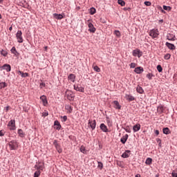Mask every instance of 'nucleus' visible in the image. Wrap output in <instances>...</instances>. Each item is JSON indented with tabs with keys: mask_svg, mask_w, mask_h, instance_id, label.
Returning a JSON list of instances; mask_svg holds the SVG:
<instances>
[{
	"mask_svg": "<svg viewBox=\"0 0 177 177\" xmlns=\"http://www.w3.org/2000/svg\"><path fill=\"white\" fill-rule=\"evenodd\" d=\"M40 100H41V102H43L44 106H46V104H48V100L46 99V96L41 95L40 97Z\"/></svg>",
	"mask_w": 177,
	"mask_h": 177,
	"instance_id": "a211bd4d",
	"label": "nucleus"
},
{
	"mask_svg": "<svg viewBox=\"0 0 177 177\" xmlns=\"http://www.w3.org/2000/svg\"><path fill=\"white\" fill-rule=\"evenodd\" d=\"M157 70L159 73H161L162 71V67H161V65L157 66Z\"/></svg>",
	"mask_w": 177,
	"mask_h": 177,
	"instance_id": "49530a36",
	"label": "nucleus"
},
{
	"mask_svg": "<svg viewBox=\"0 0 177 177\" xmlns=\"http://www.w3.org/2000/svg\"><path fill=\"white\" fill-rule=\"evenodd\" d=\"M142 53L139 49H136L133 50V56L136 57L138 56V58L142 57Z\"/></svg>",
	"mask_w": 177,
	"mask_h": 177,
	"instance_id": "423d86ee",
	"label": "nucleus"
},
{
	"mask_svg": "<svg viewBox=\"0 0 177 177\" xmlns=\"http://www.w3.org/2000/svg\"><path fill=\"white\" fill-rule=\"evenodd\" d=\"M42 114L44 117H48V115H49V113H48V112H44Z\"/></svg>",
	"mask_w": 177,
	"mask_h": 177,
	"instance_id": "6e6d98bb",
	"label": "nucleus"
},
{
	"mask_svg": "<svg viewBox=\"0 0 177 177\" xmlns=\"http://www.w3.org/2000/svg\"><path fill=\"white\" fill-rule=\"evenodd\" d=\"M114 34L115 35H116V37H121V33L120 32L119 30H115Z\"/></svg>",
	"mask_w": 177,
	"mask_h": 177,
	"instance_id": "c03bdc74",
	"label": "nucleus"
},
{
	"mask_svg": "<svg viewBox=\"0 0 177 177\" xmlns=\"http://www.w3.org/2000/svg\"><path fill=\"white\" fill-rule=\"evenodd\" d=\"M45 49H46V50L48 49V46H46V47H45Z\"/></svg>",
	"mask_w": 177,
	"mask_h": 177,
	"instance_id": "69168bd1",
	"label": "nucleus"
},
{
	"mask_svg": "<svg viewBox=\"0 0 177 177\" xmlns=\"http://www.w3.org/2000/svg\"><path fill=\"white\" fill-rule=\"evenodd\" d=\"M133 132H138V131H140V124H136L133 127Z\"/></svg>",
	"mask_w": 177,
	"mask_h": 177,
	"instance_id": "5701e85b",
	"label": "nucleus"
},
{
	"mask_svg": "<svg viewBox=\"0 0 177 177\" xmlns=\"http://www.w3.org/2000/svg\"><path fill=\"white\" fill-rule=\"evenodd\" d=\"M155 133H156V135L158 136V135H160V131L158 130H156Z\"/></svg>",
	"mask_w": 177,
	"mask_h": 177,
	"instance_id": "4d7b16f0",
	"label": "nucleus"
},
{
	"mask_svg": "<svg viewBox=\"0 0 177 177\" xmlns=\"http://www.w3.org/2000/svg\"><path fill=\"white\" fill-rule=\"evenodd\" d=\"M8 145L10 150H17L19 148V143L16 140L10 141Z\"/></svg>",
	"mask_w": 177,
	"mask_h": 177,
	"instance_id": "f257e3e1",
	"label": "nucleus"
},
{
	"mask_svg": "<svg viewBox=\"0 0 177 177\" xmlns=\"http://www.w3.org/2000/svg\"><path fill=\"white\" fill-rule=\"evenodd\" d=\"M152 162L153 159H151V158H147L145 161V164H147V165H150V164H151Z\"/></svg>",
	"mask_w": 177,
	"mask_h": 177,
	"instance_id": "7c9ffc66",
	"label": "nucleus"
},
{
	"mask_svg": "<svg viewBox=\"0 0 177 177\" xmlns=\"http://www.w3.org/2000/svg\"><path fill=\"white\" fill-rule=\"evenodd\" d=\"M165 45L167 47H168L169 49H170V50H175V49H176V47L175 46V45L169 42H166Z\"/></svg>",
	"mask_w": 177,
	"mask_h": 177,
	"instance_id": "9b49d317",
	"label": "nucleus"
},
{
	"mask_svg": "<svg viewBox=\"0 0 177 177\" xmlns=\"http://www.w3.org/2000/svg\"><path fill=\"white\" fill-rule=\"evenodd\" d=\"M100 129H102V131H103V132H109V129H107V126H106V124L103 123L100 124Z\"/></svg>",
	"mask_w": 177,
	"mask_h": 177,
	"instance_id": "4be33fe9",
	"label": "nucleus"
},
{
	"mask_svg": "<svg viewBox=\"0 0 177 177\" xmlns=\"http://www.w3.org/2000/svg\"><path fill=\"white\" fill-rule=\"evenodd\" d=\"M74 90L77 91V92H84V89L82 86H78V85H74Z\"/></svg>",
	"mask_w": 177,
	"mask_h": 177,
	"instance_id": "f3484780",
	"label": "nucleus"
},
{
	"mask_svg": "<svg viewBox=\"0 0 177 177\" xmlns=\"http://www.w3.org/2000/svg\"><path fill=\"white\" fill-rule=\"evenodd\" d=\"M1 68H3V70H6L7 73L10 72L11 67L8 64H4L3 66H1Z\"/></svg>",
	"mask_w": 177,
	"mask_h": 177,
	"instance_id": "2eb2a0df",
	"label": "nucleus"
},
{
	"mask_svg": "<svg viewBox=\"0 0 177 177\" xmlns=\"http://www.w3.org/2000/svg\"><path fill=\"white\" fill-rule=\"evenodd\" d=\"M125 99H127V100H129V102H133V100H135V97L131 95L126 94Z\"/></svg>",
	"mask_w": 177,
	"mask_h": 177,
	"instance_id": "aec40b11",
	"label": "nucleus"
},
{
	"mask_svg": "<svg viewBox=\"0 0 177 177\" xmlns=\"http://www.w3.org/2000/svg\"><path fill=\"white\" fill-rule=\"evenodd\" d=\"M118 3L122 6H125V1L124 0H118Z\"/></svg>",
	"mask_w": 177,
	"mask_h": 177,
	"instance_id": "f704fd0d",
	"label": "nucleus"
},
{
	"mask_svg": "<svg viewBox=\"0 0 177 177\" xmlns=\"http://www.w3.org/2000/svg\"><path fill=\"white\" fill-rule=\"evenodd\" d=\"M53 17H55V19H57V20H62V19H63V15L62 14L55 13L53 14Z\"/></svg>",
	"mask_w": 177,
	"mask_h": 177,
	"instance_id": "b1692460",
	"label": "nucleus"
},
{
	"mask_svg": "<svg viewBox=\"0 0 177 177\" xmlns=\"http://www.w3.org/2000/svg\"><path fill=\"white\" fill-rule=\"evenodd\" d=\"M162 13H164V10H162Z\"/></svg>",
	"mask_w": 177,
	"mask_h": 177,
	"instance_id": "338daca9",
	"label": "nucleus"
},
{
	"mask_svg": "<svg viewBox=\"0 0 177 177\" xmlns=\"http://www.w3.org/2000/svg\"><path fill=\"white\" fill-rule=\"evenodd\" d=\"M113 107L117 110H121V105H120V102L118 101L113 102Z\"/></svg>",
	"mask_w": 177,
	"mask_h": 177,
	"instance_id": "ddd939ff",
	"label": "nucleus"
},
{
	"mask_svg": "<svg viewBox=\"0 0 177 177\" xmlns=\"http://www.w3.org/2000/svg\"><path fill=\"white\" fill-rule=\"evenodd\" d=\"M135 177H141L140 174H137Z\"/></svg>",
	"mask_w": 177,
	"mask_h": 177,
	"instance_id": "052dcab7",
	"label": "nucleus"
},
{
	"mask_svg": "<svg viewBox=\"0 0 177 177\" xmlns=\"http://www.w3.org/2000/svg\"><path fill=\"white\" fill-rule=\"evenodd\" d=\"M152 77H153V74L151 73L147 74V78H148V80H151Z\"/></svg>",
	"mask_w": 177,
	"mask_h": 177,
	"instance_id": "09e8293b",
	"label": "nucleus"
},
{
	"mask_svg": "<svg viewBox=\"0 0 177 177\" xmlns=\"http://www.w3.org/2000/svg\"><path fill=\"white\" fill-rule=\"evenodd\" d=\"M2 19V15H1V14H0V19Z\"/></svg>",
	"mask_w": 177,
	"mask_h": 177,
	"instance_id": "0e129e2a",
	"label": "nucleus"
},
{
	"mask_svg": "<svg viewBox=\"0 0 177 177\" xmlns=\"http://www.w3.org/2000/svg\"><path fill=\"white\" fill-rule=\"evenodd\" d=\"M145 5H146V6H151V2L150 1H145Z\"/></svg>",
	"mask_w": 177,
	"mask_h": 177,
	"instance_id": "3c124183",
	"label": "nucleus"
},
{
	"mask_svg": "<svg viewBox=\"0 0 177 177\" xmlns=\"http://www.w3.org/2000/svg\"><path fill=\"white\" fill-rule=\"evenodd\" d=\"M16 38L17 39V42L19 44H23V32H21V30L17 31Z\"/></svg>",
	"mask_w": 177,
	"mask_h": 177,
	"instance_id": "7ed1b4c3",
	"label": "nucleus"
},
{
	"mask_svg": "<svg viewBox=\"0 0 177 177\" xmlns=\"http://www.w3.org/2000/svg\"><path fill=\"white\" fill-rule=\"evenodd\" d=\"M163 9L164 10H168V12H169L172 8H171V6H163Z\"/></svg>",
	"mask_w": 177,
	"mask_h": 177,
	"instance_id": "e433bc0d",
	"label": "nucleus"
},
{
	"mask_svg": "<svg viewBox=\"0 0 177 177\" xmlns=\"http://www.w3.org/2000/svg\"><path fill=\"white\" fill-rule=\"evenodd\" d=\"M66 96L68 100H74V94H73V91H71L70 90H66Z\"/></svg>",
	"mask_w": 177,
	"mask_h": 177,
	"instance_id": "39448f33",
	"label": "nucleus"
},
{
	"mask_svg": "<svg viewBox=\"0 0 177 177\" xmlns=\"http://www.w3.org/2000/svg\"><path fill=\"white\" fill-rule=\"evenodd\" d=\"M65 109L67 110V111H68V113H73V107H71V106L66 105Z\"/></svg>",
	"mask_w": 177,
	"mask_h": 177,
	"instance_id": "c85d7f7f",
	"label": "nucleus"
},
{
	"mask_svg": "<svg viewBox=\"0 0 177 177\" xmlns=\"http://www.w3.org/2000/svg\"><path fill=\"white\" fill-rule=\"evenodd\" d=\"M94 71H96L97 73H100V68L97 66H95L93 67Z\"/></svg>",
	"mask_w": 177,
	"mask_h": 177,
	"instance_id": "a19ab883",
	"label": "nucleus"
},
{
	"mask_svg": "<svg viewBox=\"0 0 177 177\" xmlns=\"http://www.w3.org/2000/svg\"><path fill=\"white\" fill-rule=\"evenodd\" d=\"M131 154V151L129 150H127L125 151L122 155V158H128V157H129V155Z\"/></svg>",
	"mask_w": 177,
	"mask_h": 177,
	"instance_id": "6ab92c4d",
	"label": "nucleus"
},
{
	"mask_svg": "<svg viewBox=\"0 0 177 177\" xmlns=\"http://www.w3.org/2000/svg\"><path fill=\"white\" fill-rule=\"evenodd\" d=\"M54 127H56V129H60V128H62V125H60V122H59L57 120H55L54 122Z\"/></svg>",
	"mask_w": 177,
	"mask_h": 177,
	"instance_id": "a878e982",
	"label": "nucleus"
},
{
	"mask_svg": "<svg viewBox=\"0 0 177 177\" xmlns=\"http://www.w3.org/2000/svg\"><path fill=\"white\" fill-rule=\"evenodd\" d=\"M8 127L10 131H15V129H16V121L10 120L8 122Z\"/></svg>",
	"mask_w": 177,
	"mask_h": 177,
	"instance_id": "20e7f679",
	"label": "nucleus"
},
{
	"mask_svg": "<svg viewBox=\"0 0 177 177\" xmlns=\"http://www.w3.org/2000/svg\"><path fill=\"white\" fill-rule=\"evenodd\" d=\"M0 136H5V131L0 130Z\"/></svg>",
	"mask_w": 177,
	"mask_h": 177,
	"instance_id": "864d4df0",
	"label": "nucleus"
},
{
	"mask_svg": "<svg viewBox=\"0 0 177 177\" xmlns=\"http://www.w3.org/2000/svg\"><path fill=\"white\" fill-rule=\"evenodd\" d=\"M124 130L126 131V132H128L129 133H131V127H129V126H127L124 128Z\"/></svg>",
	"mask_w": 177,
	"mask_h": 177,
	"instance_id": "37998d69",
	"label": "nucleus"
},
{
	"mask_svg": "<svg viewBox=\"0 0 177 177\" xmlns=\"http://www.w3.org/2000/svg\"><path fill=\"white\" fill-rule=\"evenodd\" d=\"M158 113H162V111H164V107H162V106H159L157 109Z\"/></svg>",
	"mask_w": 177,
	"mask_h": 177,
	"instance_id": "473e14b6",
	"label": "nucleus"
},
{
	"mask_svg": "<svg viewBox=\"0 0 177 177\" xmlns=\"http://www.w3.org/2000/svg\"><path fill=\"white\" fill-rule=\"evenodd\" d=\"M12 26H11V27L9 28V30H10V31H12Z\"/></svg>",
	"mask_w": 177,
	"mask_h": 177,
	"instance_id": "680f3d73",
	"label": "nucleus"
},
{
	"mask_svg": "<svg viewBox=\"0 0 177 177\" xmlns=\"http://www.w3.org/2000/svg\"><path fill=\"white\" fill-rule=\"evenodd\" d=\"M11 53H12L13 55H15V56H17V55L19 54L17 53V50H16V47L13 46L11 49Z\"/></svg>",
	"mask_w": 177,
	"mask_h": 177,
	"instance_id": "c756f323",
	"label": "nucleus"
},
{
	"mask_svg": "<svg viewBox=\"0 0 177 177\" xmlns=\"http://www.w3.org/2000/svg\"><path fill=\"white\" fill-rule=\"evenodd\" d=\"M68 80L69 81H71V82H75V75L74 74H70L68 76Z\"/></svg>",
	"mask_w": 177,
	"mask_h": 177,
	"instance_id": "412c9836",
	"label": "nucleus"
},
{
	"mask_svg": "<svg viewBox=\"0 0 177 177\" xmlns=\"http://www.w3.org/2000/svg\"><path fill=\"white\" fill-rule=\"evenodd\" d=\"M164 59L165 60H169V59H171V54H166L165 56H164Z\"/></svg>",
	"mask_w": 177,
	"mask_h": 177,
	"instance_id": "ea45409f",
	"label": "nucleus"
},
{
	"mask_svg": "<svg viewBox=\"0 0 177 177\" xmlns=\"http://www.w3.org/2000/svg\"><path fill=\"white\" fill-rule=\"evenodd\" d=\"M35 168H37V171H44V162H39L35 165Z\"/></svg>",
	"mask_w": 177,
	"mask_h": 177,
	"instance_id": "1a4fd4ad",
	"label": "nucleus"
},
{
	"mask_svg": "<svg viewBox=\"0 0 177 177\" xmlns=\"http://www.w3.org/2000/svg\"><path fill=\"white\" fill-rule=\"evenodd\" d=\"M61 121H62V122H66V121H67V117L66 115L61 116Z\"/></svg>",
	"mask_w": 177,
	"mask_h": 177,
	"instance_id": "79ce46f5",
	"label": "nucleus"
},
{
	"mask_svg": "<svg viewBox=\"0 0 177 177\" xmlns=\"http://www.w3.org/2000/svg\"><path fill=\"white\" fill-rule=\"evenodd\" d=\"M39 175H41V171L39 170H37L34 174V177H39Z\"/></svg>",
	"mask_w": 177,
	"mask_h": 177,
	"instance_id": "58836bf2",
	"label": "nucleus"
},
{
	"mask_svg": "<svg viewBox=\"0 0 177 177\" xmlns=\"http://www.w3.org/2000/svg\"><path fill=\"white\" fill-rule=\"evenodd\" d=\"M160 33L158 32V29H152L149 31V36L154 39V38H158Z\"/></svg>",
	"mask_w": 177,
	"mask_h": 177,
	"instance_id": "f03ea898",
	"label": "nucleus"
},
{
	"mask_svg": "<svg viewBox=\"0 0 177 177\" xmlns=\"http://www.w3.org/2000/svg\"><path fill=\"white\" fill-rule=\"evenodd\" d=\"M162 131L165 135H169V133H171V131H169V128L168 127L163 128Z\"/></svg>",
	"mask_w": 177,
	"mask_h": 177,
	"instance_id": "bb28decb",
	"label": "nucleus"
},
{
	"mask_svg": "<svg viewBox=\"0 0 177 177\" xmlns=\"http://www.w3.org/2000/svg\"><path fill=\"white\" fill-rule=\"evenodd\" d=\"M136 91L138 93H143L145 92V91L143 90V88L142 87H140V86H138L136 88Z\"/></svg>",
	"mask_w": 177,
	"mask_h": 177,
	"instance_id": "cd10ccee",
	"label": "nucleus"
},
{
	"mask_svg": "<svg viewBox=\"0 0 177 177\" xmlns=\"http://www.w3.org/2000/svg\"><path fill=\"white\" fill-rule=\"evenodd\" d=\"M80 151H81V153H83L84 154H86V149H85V147L82 146L80 147Z\"/></svg>",
	"mask_w": 177,
	"mask_h": 177,
	"instance_id": "72a5a7b5",
	"label": "nucleus"
},
{
	"mask_svg": "<svg viewBox=\"0 0 177 177\" xmlns=\"http://www.w3.org/2000/svg\"><path fill=\"white\" fill-rule=\"evenodd\" d=\"M167 38L169 41H175V35L172 34H168Z\"/></svg>",
	"mask_w": 177,
	"mask_h": 177,
	"instance_id": "393cba45",
	"label": "nucleus"
},
{
	"mask_svg": "<svg viewBox=\"0 0 177 177\" xmlns=\"http://www.w3.org/2000/svg\"><path fill=\"white\" fill-rule=\"evenodd\" d=\"M17 75H21V77H22V78H26V77H28V73H23L21 71H17Z\"/></svg>",
	"mask_w": 177,
	"mask_h": 177,
	"instance_id": "dca6fc26",
	"label": "nucleus"
},
{
	"mask_svg": "<svg viewBox=\"0 0 177 177\" xmlns=\"http://www.w3.org/2000/svg\"><path fill=\"white\" fill-rule=\"evenodd\" d=\"M134 71L136 73V74H142L145 70L143 69V67L138 66L134 69Z\"/></svg>",
	"mask_w": 177,
	"mask_h": 177,
	"instance_id": "f8f14e48",
	"label": "nucleus"
},
{
	"mask_svg": "<svg viewBox=\"0 0 177 177\" xmlns=\"http://www.w3.org/2000/svg\"><path fill=\"white\" fill-rule=\"evenodd\" d=\"M6 111H8V110H9V106H6Z\"/></svg>",
	"mask_w": 177,
	"mask_h": 177,
	"instance_id": "bf43d9fd",
	"label": "nucleus"
},
{
	"mask_svg": "<svg viewBox=\"0 0 177 177\" xmlns=\"http://www.w3.org/2000/svg\"><path fill=\"white\" fill-rule=\"evenodd\" d=\"M117 164H118V165H119V167H121V162L120 161H118Z\"/></svg>",
	"mask_w": 177,
	"mask_h": 177,
	"instance_id": "13d9d810",
	"label": "nucleus"
},
{
	"mask_svg": "<svg viewBox=\"0 0 177 177\" xmlns=\"http://www.w3.org/2000/svg\"><path fill=\"white\" fill-rule=\"evenodd\" d=\"M137 64L136 63H131L130 64V68H135L136 67Z\"/></svg>",
	"mask_w": 177,
	"mask_h": 177,
	"instance_id": "8fccbe9b",
	"label": "nucleus"
},
{
	"mask_svg": "<svg viewBox=\"0 0 177 177\" xmlns=\"http://www.w3.org/2000/svg\"><path fill=\"white\" fill-rule=\"evenodd\" d=\"M88 125L91 127V129L93 131L96 128V120H89Z\"/></svg>",
	"mask_w": 177,
	"mask_h": 177,
	"instance_id": "9d476101",
	"label": "nucleus"
},
{
	"mask_svg": "<svg viewBox=\"0 0 177 177\" xmlns=\"http://www.w3.org/2000/svg\"><path fill=\"white\" fill-rule=\"evenodd\" d=\"M6 86H7L6 83H5V82H1V83H0V88H6Z\"/></svg>",
	"mask_w": 177,
	"mask_h": 177,
	"instance_id": "a18cd8bd",
	"label": "nucleus"
},
{
	"mask_svg": "<svg viewBox=\"0 0 177 177\" xmlns=\"http://www.w3.org/2000/svg\"><path fill=\"white\" fill-rule=\"evenodd\" d=\"M97 167L100 168V169H102L103 168V163H102V162H98Z\"/></svg>",
	"mask_w": 177,
	"mask_h": 177,
	"instance_id": "de8ad7c7",
	"label": "nucleus"
},
{
	"mask_svg": "<svg viewBox=\"0 0 177 177\" xmlns=\"http://www.w3.org/2000/svg\"><path fill=\"white\" fill-rule=\"evenodd\" d=\"M88 31H90V32H95L96 31V28H95V26H93V24L92 23H91V21L88 20Z\"/></svg>",
	"mask_w": 177,
	"mask_h": 177,
	"instance_id": "0eeeda50",
	"label": "nucleus"
},
{
	"mask_svg": "<svg viewBox=\"0 0 177 177\" xmlns=\"http://www.w3.org/2000/svg\"><path fill=\"white\" fill-rule=\"evenodd\" d=\"M53 145L57 149L58 153H62V151H63L62 148H60V145L58 144L57 140H55L53 142Z\"/></svg>",
	"mask_w": 177,
	"mask_h": 177,
	"instance_id": "6e6552de",
	"label": "nucleus"
},
{
	"mask_svg": "<svg viewBox=\"0 0 177 177\" xmlns=\"http://www.w3.org/2000/svg\"><path fill=\"white\" fill-rule=\"evenodd\" d=\"M171 176L177 177V171H173L171 173Z\"/></svg>",
	"mask_w": 177,
	"mask_h": 177,
	"instance_id": "603ef678",
	"label": "nucleus"
},
{
	"mask_svg": "<svg viewBox=\"0 0 177 177\" xmlns=\"http://www.w3.org/2000/svg\"><path fill=\"white\" fill-rule=\"evenodd\" d=\"M1 54L2 55V56H4V57L8 56V52L5 50H2L1 51Z\"/></svg>",
	"mask_w": 177,
	"mask_h": 177,
	"instance_id": "4c0bfd02",
	"label": "nucleus"
},
{
	"mask_svg": "<svg viewBox=\"0 0 177 177\" xmlns=\"http://www.w3.org/2000/svg\"><path fill=\"white\" fill-rule=\"evenodd\" d=\"M95 13H96V9L95 8H91L90 9V14L95 15Z\"/></svg>",
	"mask_w": 177,
	"mask_h": 177,
	"instance_id": "c9c22d12",
	"label": "nucleus"
},
{
	"mask_svg": "<svg viewBox=\"0 0 177 177\" xmlns=\"http://www.w3.org/2000/svg\"><path fill=\"white\" fill-rule=\"evenodd\" d=\"M129 136H128V134H125L124 136H123L121 139H120V142L123 144L125 145V143H127V140H128V138Z\"/></svg>",
	"mask_w": 177,
	"mask_h": 177,
	"instance_id": "4468645a",
	"label": "nucleus"
},
{
	"mask_svg": "<svg viewBox=\"0 0 177 177\" xmlns=\"http://www.w3.org/2000/svg\"><path fill=\"white\" fill-rule=\"evenodd\" d=\"M18 134L21 138H24V133L23 132L22 129H19L18 130Z\"/></svg>",
	"mask_w": 177,
	"mask_h": 177,
	"instance_id": "2f4dec72",
	"label": "nucleus"
},
{
	"mask_svg": "<svg viewBox=\"0 0 177 177\" xmlns=\"http://www.w3.org/2000/svg\"><path fill=\"white\" fill-rule=\"evenodd\" d=\"M39 86H40L41 88H45L46 84L44 82H41V83H40Z\"/></svg>",
	"mask_w": 177,
	"mask_h": 177,
	"instance_id": "5fc2aeb1",
	"label": "nucleus"
},
{
	"mask_svg": "<svg viewBox=\"0 0 177 177\" xmlns=\"http://www.w3.org/2000/svg\"><path fill=\"white\" fill-rule=\"evenodd\" d=\"M4 0H0V3H2Z\"/></svg>",
	"mask_w": 177,
	"mask_h": 177,
	"instance_id": "e2e57ef3",
	"label": "nucleus"
}]
</instances>
